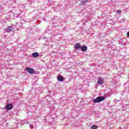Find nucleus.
Segmentation results:
<instances>
[{"instance_id": "f257e3e1", "label": "nucleus", "mask_w": 129, "mask_h": 129, "mask_svg": "<svg viewBox=\"0 0 129 129\" xmlns=\"http://www.w3.org/2000/svg\"><path fill=\"white\" fill-rule=\"evenodd\" d=\"M103 100H104V98L102 96H100L97 97L96 99H94L93 101L94 103H97L98 102H101V101H103Z\"/></svg>"}, {"instance_id": "f03ea898", "label": "nucleus", "mask_w": 129, "mask_h": 129, "mask_svg": "<svg viewBox=\"0 0 129 129\" xmlns=\"http://www.w3.org/2000/svg\"><path fill=\"white\" fill-rule=\"evenodd\" d=\"M14 31H16V29L15 28V26H9L6 29V32L7 33H11V32H13Z\"/></svg>"}, {"instance_id": "7ed1b4c3", "label": "nucleus", "mask_w": 129, "mask_h": 129, "mask_svg": "<svg viewBox=\"0 0 129 129\" xmlns=\"http://www.w3.org/2000/svg\"><path fill=\"white\" fill-rule=\"evenodd\" d=\"M26 70L28 73H30V74H34L35 72V71L34 70V69L29 67H27L26 68Z\"/></svg>"}, {"instance_id": "20e7f679", "label": "nucleus", "mask_w": 129, "mask_h": 129, "mask_svg": "<svg viewBox=\"0 0 129 129\" xmlns=\"http://www.w3.org/2000/svg\"><path fill=\"white\" fill-rule=\"evenodd\" d=\"M13 105L12 104H8L5 107V108L7 110H11V109H13Z\"/></svg>"}, {"instance_id": "39448f33", "label": "nucleus", "mask_w": 129, "mask_h": 129, "mask_svg": "<svg viewBox=\"0 0 129 129\" xmlns=\"http://www.w3.org/2000/svg\"><path fill=\"white\" fill-rule=\"evenodd\" d=\"M104 82V80H103V79L101 78H99L98 79V83L99 84H100V85H102V84H103Z\"/></svg>"}, {"instance_id": "423d86ee", "label": "nucleus", "mask_w": 129, "mask_h": 129, "mask_svg": "<svg viewBox=\"0 0 129 129\" xmlns=\"http://www.w3.org/2000/svg\"><path fill=\"white\" fill-rule=\"evenodd\" d=\"M81 48L82 52H86V51H87V46L85 45L81 46Z\"/></svg>"}, {"instance_id": "0eeeda50", "label": "nucleus", "mask_w": 129, "mask_h": 129, "mask_svg": "<svg viewBox=\"0 0 129 129\" xmlns=\"http://www.w3.org/2000/svg\"><path fill=\"white\" fill-rule=\"evenodd\" d=\"M32 56L34 58H38V57H39V53L34 52L32 53Z\"/></svg>"}, {"instance_id": "6e6552de", "label": "nucleus", "mask_w": 129, "mask_h": 129, "mask_svg": "<svg viewBox=\"0 0 129 129\" xmlns=\"http://www.w3.org/2000/svg\"><path fill=\"white\" fill-rule=\"evenodd\" d=\"M57 80H58L60 82H62L63 80V78L62 77V76H59L57 77Z\"/></svg>"}, {"instance_id": "1a4fd4ad", "label": "nucleus", "mask_w": 129, "mask_h": 129, "mask_svg": "<svg viewBox=\"0 0 129 129\" xmlns=\"http://www.w3.org/2000/svg\"><path fill=\"white\" fill-rule=\"evenodd\" d=\"M75 48L76 49V50H78V49L81 48V46H80V44L77 43L75 45Z\"/></svg>"}, {"instance_id": "9d476101", "label": "nucleus", "mask_w": 129, "mask_h": 129, "mask_svg": "<svg viewBox=\"0 0 129 129\" xmlns=\"http://www.w3.org/2000/svg\"><path fill=\"white\" fill-rule=\"evenodd\" d=\"M87 2H88V1H87V0L82 1V2H81V5L82 6H84V5H85V4H86V3H87Z\"/></svg>"}, {"instance_id": "9b49d317", "label": "nucleus", "mask_w": 129, "mask_h": 129, "mask_svg": "<svg viewBox=\"0 0 129 129\" xmlns=\"http://www.w3.org/2000/svg\"><path fill=\"white\" fill-rule=\"evenodd\" d=\"M97 126L96 125H93L91 127V129H97Z\"/></svg>"}, {"instance_id": "f8f14e48", "label": "nucleus", "mask_w": 129, "mask_h": 129, "mask_svg": "<svg viewBox=\"0 0 129 129\" xmlns=\"http://www.w3.org/2000/svg\"><path fill=\"white\" fill-rule=\"evenodd\" d=\"M117 14H118V15H120V14H121V11L117 10Z\"/></svg>"}, {"instance_id": "ddd939ff", "label": "nucleus", "mask_w": 129, "mask_h": 129, "mask_svg": "<svg viewBox=\"0 0 129 129\" xmlns=\"http://www.w3.org/2000/svg\"><path fill=\"white\" fill-rule=\"evenodd\" d=\"M117 101H119V100H117V99L114 100V102H117Z\"/></svg>"}, {"instance_id": "4468645a", "label": "nucleus", "mask_w": 129, "mask_h": 129, "mask_svg": "<svg viewBox=\"0 0 129 129\" xmlns=\"http://www.w3.org/2000/svg\"><path fill=\"white\" fill-rule=\"evenodd\" d=\"M127 36L128 38H129V31L127 33Z\"/></svg>"}, {"instance_id": "2eb2a0df", "label": "nucleus", "mask_w": 129, "mask_h": 129, "mask_svg": "<svg viewBox=\"0 0 129 129\" xmlns=\"http://www.w3.org/2000/svg\"><path fill=\"white\" fill-rule=\"evenodd\" d=\"M30 128H33V125H30Z\"/></svg>"}, {"instance_id": "dca6fc26", "label": "nucleus", "mask_w": 129, "mask_h": 129, "mask_svg": "<svg viewBox=\"0 0 129 129\" xmlns=\"http://www.w3.org/2000/svg\"><path fill=\"white\" fill-rule=\"evenodd\" d=\"M50 2H51V1H50V0L48 1V3H50Z\"/></svg>"}]
</instances>
